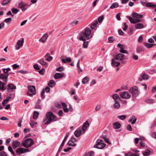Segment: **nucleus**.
Segmentation results:
<instances>
[{
	"mask_svg": "<svg viewBox=\"0 0 156 156\" xmlns=\"http://www.w3.org/2000/svg\"><path fill=\"white\" fill-rule=\"evenodd\" d=\"M145 6L149 7H154V5L150 2L147 3L146 5Z\"/></svg>",
	"mask_w": 156,
	"mask_h": 156,
	"instance_id": "obj_43",
	"label": "nucleus"
},
{
	"mask_svg": "<svg viewBox=\"0 0 156 156\" xmlns=\"http://www.w3.org/2000/svg\"><path fill=\"white\" fill-rule=\"evenodd\" d=\"M114 41V39H113V37H110L108 38V41L110 43L113 42Z\"/></svg>",
	"mask_w": 156,
	"mask_h": 156,
	"instance_id": "obj_52",
	"label": "nucleus"
},
{
	"mask_svg": "<svg viewBox=\"0 0 156 156\" xmlns=\"http://www.w3.org/2000/svg\"><path fill=\"white\" fill-rule=\"evenodd\" d=\"M89 126V123L87 121H86L83 124L82 127V130L85 131Z\"/></svg>",
	"mask_w": 156,
	"mask_h": 156,
	"instance_id": "obj_18",
	"label": "nucleus"
},
{
	"mask_svg": "<svg viewBox=\"0 0 156 156\" xmlns=\"http://www.w3.org/2000/svg\"><path fill=\"white\" fill-rule=\"evenodd\" d=\"M144 27V25L142 23H137L135 26V28L136 29H141Z\"/></svg>",
	"mask_w": 156,
	"mask_h": 156,
	"instance_id": "obj_23",
	"label": "nucleus"
},
{
	"mask_svg": "<svg viewBox=\"0 0 156 156\" xmlns=\"http://www.w3.org/2000/svg\"><path fill=\"white\" fill-rule=\"evenodd\" d=\"M141 77L143 80H147L148 78V75L145 74H143Z\"/></svg>",
	"mask_w": 156,
	"mask_h": 156,
	"instance_id": "obj_49",
	"label": "nucleus"
},
{
	"mask_svg": "<svg viewBox=\"0 0 156 156\" xmlns=\"http://www.w3.org/2000/svg\"><path fill=\"white\" fill-rule=\"evenodd\" d=\"M124 56V55L122 54L119 53L117 54L115 57V59L112 60V66H119L120 64V62L118 60H122Z\"/></svg>",
	"mask_w": 156,
	"mask_h": 156,
	"instance_id": "obj_2",
	"label": "nucleus"
},
{
	"mask_svg": "<svg viewBox=\"0 0 156 156\" xmlns=\"http://www.w3.org/2000/svg\"><path fill=\"white\" fill-rule=\"evenodd\" d=\"M12 20V19L11 18H9L5 19L4 21V22H5L6 23H10Z\"/></svg>",
	"mask_w": 156,
	"mask_h": 156,
	"instance_id": "obj_48",
	"label": "nucleus"
},
{
	"mask_svg": "<svg viewBox=\"0 0 156 156\" xmlns=\"http://www.w3.org/2000/svg\"><path fill=\"white\" fill-rule=\"evenodd\" d=\"M121 97L123 99H129L131 97V95L127 91H124L120 94Z\"/></svg>",
	"mask_w": 156,
	"mask_h": 156,
	"instance_id": "obj_8",
	"label": "nucleus"
},
{
	"mask_svg": "<svg viewBox=\"0 0 156 156\" xmlns=\"http://www.w3.org/2000/svg\"><path fill=\"white\" fill-rule=\"evenodd\" d=\"M61 105L62 106L63 110L65 112H67L69 111L68 109L67 108V105L64 102H61Z\"/></svg>",
	"mask_w": 156,
	"mask_h": 156,
	"instance_id": "obj_21",
	"label": "nucleus"
},
{
	"mask_svg": "<svg viewBox=\"0 0 156 156\" xmlns=\"http://www.w3.org/2000/svg\"><path fill=\"white\" fill-rule=\"evenodd\" d=\"M62 61L63 63H66V62H70L71 61V58H66V60H65L64 58H62Z\"/></svg>",
	"mask_w": 156,
	"mask_h": 156,
	"instance_id": "obj_32",
	"label": "nucleus"
},
{
	"mask_svg": "<svg viewBox=\"0 0 156 156\" xmlns=\"http://www.w3.org/2000/svg\"><path fill=\"white\" fill-rule=\"evenodd\" d=\"M39 62L41 65L46 66H47L48 65L46 63V62L44 61V59H41L38 61Z\"/></svg>",
	"mask_w": 156,
	"mask_h": 156,
	"instance_id": "obj_31",
	"label": "nucleus"
},
{
	"mask_svg": "<svg viewBox=\"0 0 156 156\" xmlns=\"http://www.w3.org/2000/svg\"><path fill=\"white\" fill-rule=\"evenodd\" d=\"M20 144V143L19 141L13 140L12 142V147L13 149H16L17 147H19Z\"/></svg>",
	"mask_w": 156,
	"mask_h": 156,
	"instance_id": "obj_16",
	"label": "nucleus"
},
{
	"mask_svg": "<svg viewBox=\"0 0 156 156\" xmlns=\"http://www.w3.org/2000/svg\"><path fill=\"white\" fill-rule=\"evenodd\" d=\"M16 151L17 154H21L29 152V150L28 148L25 149L20 147L17 149Z\"/></svg>",
	"mask_w": 156,
	"mask_h": 156,
	"instance_id": "obj_7",
	"label": "nucleus"
},
{
	"mask_svg": "<svg viewBox=\"0 0 156 156\" xmlns=\"http://www.w3.org/2000/svg\"><path fill=\"white\" fill-rule=\"evenodd\" d=\"M55 84V81L53 80H51L48 83V85L50 87H53Z\"/></svg>",
	"mask_w": 156,
	"mask_h": 156,
	"instance_id": "obj_28",
	"label": "nucleus"
},
{
	"mask_svg": "<svg viewBox=\"0 0 156 156\" xmlns=\"http://www.w3.org/2000/svg\"><path fill=\"white\" fill-rule=\"evenodd\" d=\"M81 133L82 131L81 130L80 131L76 130L74 133V134L76 136L78 137L80 136Z\"/></svg>",
	"mask_w": 156,
	"mask_h": 156,
	"instance_id": "obj_35",
	"label": "nucleus"
},
{
	"mask_svg": "<svg viewBox=\"0 0 156 156\" xmlns=\"http://www.w3.org/2000/svg\"><path fill=\"white\" fill-rule=\"evenodd\" d=\"M24 42V38H22L21 40H19L16 44L15 47L16 49L17 50H19L20 47L23 46Z\"/></svg>",
	"mask_w": 156,
	"mask_h": 156,
	"instance_id": "obj_9",
	"label": "nucleus"
},
{
	"mask_svg": "<svg viewBox=\"0 0 156 156\" xmlns=\"http://www.w3.org/2000/svg\"><path fill=\"white\" fill-rule=\"evenodd\" d=\"M45 58L46 60L50 61L53 58L50 55L49 53H47L45 56Z\"/></svg>",
	"mask_w": 156,
	"mask_h": 156,
	"instance_id": "obj_24",
	"label": "nucleus"
},
{
	"mask_svg": "<svg viewBox=\"0 0 156 156\" xmlns=\"http://www.w3.org/2000/svg\"><path fill=\"white\" fill-rule=\"evenodd\" d=\"M58 114L59 117L63 115V111L62 110H60L58 112Z\"/></svg>",
	"mask_w": 156,
	"mask_h": 156,
	"instance_id": "obj_59",
	"label": "nucleus"
},
{
	"mask_svg": "<svg viewBox=\"0 0 156 156\" xmlns=\"http://www.w3.org/2000/svg\"><path fill=\"white\" fill-rule=\"evenodd\" d=\"M57 120V117L52 112H48L46 114V117L44 119L43 122L44 124H49Z\"/></svg>",
	"mask_w": 156,
	"mask_h": 156,
	"instance_id": "obj_1",
	"label": "nucleus"
},
{
	"mask_svg": "<svg viewBox=\"0 0 156 156\" xmlns=\"http://www.w3.org/2000/svg\"><path fill=\"white\" fill-rule=\"evenodd\" d=\"M128 18L130 23L133 24L139 23L140 21L139 19H137L136 18L132 17L130 16H128Z\"/></svg>",
	"mask_w": 156,
	"mask_h": 156,
	"instance_id": "obj_10",
	"label": "nucleus"
},
{
	"mask_svg": "<svg viewBox=\"0 0 156 156\" xmlns=\"http://www.w3.org/2000/svg\"><path fill=\"white\" fill-rule=\"evenodd\" d=\"M113 126L115 129H118L121 127V124L118 122H115L113 124Z\"/></svg>",
	"mask_w": 156,
	"mask_h": 156,
	"instance_id": "obj_26",
	"label": "nucleus"
},
{
	"mask_svg": "<svg viewBox=\"0 0 156 156\" xmlns=\"http://www.w3.org/2000/svg\"><path fill=\"white\" fill-rule=\"evenodd\" d=\"M88 41H84L83 44V48H87L88 45Z\"/></svg>",
	"mask_w": 156,
	"mask_h": 156,
	"instance_id": "obj_53",
	"label": "nucleus"
},
{
	"mask_svg": "<svg viewBox=\"0 0 156 156\" xmlns=\"http://www.w3.org/2000/svg\"><path fill=\"white\" fill-rule=\"evenodd\" d=\"M9 74H0V79L3 80V81L6 83L7 82L8 76Z\"/></svg>",
	"mask_w": 156,
	"mask_h": 156,
	"instance_id": "obj_14",
	"label": "nucleus"
},
{
	"mask_svg": "<svg viewBox=\"0 0 156 156\" xmlns=\"http://www.w3.org/2000/svg\"><path fill=\"white\" fill-rule=\"evenodd\" d=\"M63 73L62 74L60 73H57L55 75L54 77L55 79H58L63 77Z\"/></svg>",
	"mask_w": 156,
	"mask_h": 156,
	"instance_id": "obj_25",
	"label": "nucleus"
},
{
	"mask_svg": "<svg viewBox=\"0 0 156 156\" xmlns=\"http://www.w3.org/2000/svg\"><path fill=\"white\" fill-rule=\"evenodd\" d=\"M132 16L133 17L136 18L137 19H140L143 16L142 15L138 14L136 12H134L132 13Z\"/></svg>",
	"mask_w": 156,
	"mask_h": 156,
	"instance_id": "obj_19",
	"label": "nucleus"
},
{
	"mask_svg": "<svg viewBox=\"0 0 156 156\" xmlns=\"http://www.w3.org/2000/svg\"><path fill=\"white\" fill-rule=\"evenodd\" d=\"M91 30L89 28L86 29L85 31L82 33V34L85 36L87 39L90 38L89 37H87V36L90 35L91 33Z\"/></svg>",
	"mask_w": 156,
	"mask_h": 156,
	"instance_id": "obj_11",
	"label": "nucleus"
},
{
	"mask_svg": "<svg viewBox=\"0 0 156 156\" xmlns=\"http://www.w3.org/2000/svg\"><path fill=\"white\" fill-rule=\"evenodd\" d=\"M34 68L36 70H40V68L37 64H35L34 65Z\"/></svg>",
	"mask_w": 156,
	"mask_h": 156,
	"instance_id": "obj_63",
	"label": "nucleus"
},
{
	"mask_svg": "<svg viewBox=\"0 0 156 156\" xmlns=\"http://www.w3.org/2000/svg\"><path fill=\"white\" fill-rule=\"evenodd\" d=\"M5 83H2L1 81H0V90H3L5 89Z\"/></svg>",
	"mask_w": 156,
	"mask_h": 156,
	"instance_id": "obj_40",
	"label": "nucleus"
},
{
	"mask_svg": "<svg viewBox=\"0 0 156 156\" xmlns=\"http://www.w3.org/2000/svg\"><path fill=\"white\" fill-rule=\"evenodd\" d=\"M27 4L24 3L23 2H20L18 4L19 7L20 8L23 7H24L25 6H27Z\"/></svg>",
	"mask_w": 156,
	"mask_h": 156,
	"instance_id": "obj_29",
	"label": "nucleus"
},
{
	"mask_svg": "<svg viewBox=\"0 0 156 156\" xmlns=\"http://www.w3.org/2000/svg\"><path fill=\"white\" fill-rule=\"evenodd\" d=\"M12 11L13 14H16L19 11V10L17 9L14 8L12 9Z\"/></svg>",
	"mask_w": 156,
	"mask_h": 156,
	"instance_id": "obj_47",
	"label": "nucleus"
},
{
	"mask_svg": "<svg viewBox=\"0 0 156 156\" xmlns=\"http://www.w3.org/2000/svg\"><path fill=\"white\" fill-rule=\"evenodd\" d=\"M44 71H45L44 69V68H43L41 70H40L39 71V73L40 74L43 75L44 74Z\"/></svg>",
	"mask_w": 156,
	"mask_h": 156,
	"instance_id": "obj_57",
	"label": "nucleus"
},
{
	"mask_svg": "<svg viewBox=\"0 0 156 156\" xmlns=\"http://www.w3.org/2000/svg\"><path fill=\"white\" fill-rule=\"evenodd\" d=\"M69 135V133H66V135L65 136V137L64 138V139L62 142V144L64 145L65 144V142L66 140L67 137H68Z\"/></svg>",
	"mask_w": 156,
	"mask_h": 156,
	"instance_id": "obj_44",
	"label": "nucleus"
},
{
	"mask_svg": "<svg viewBox=\"0 0 156 156\" xmlns=\"http://www.w3.org/2000/svg\"><path fill=\"white\" fill-rule=\"evenodd\" d=\"M89 81V78L88 77L86 76L84 77L82 80V83L85 84L86 83H87Z\"/></svg>",
	"mask_w": 156,
	"mask_h": 156,
	"instance_id": "obj_39",
	"label": "nucleus"
},
{
	"mask_svg": "<svg viewBox=\"0 0 156 156\" xmlns=\"http://www.w3.org/2000/svg\"><path fill=\"white\" fill-rule=\"evenodd\" d=\"M151 153V151L149 150H147L143 153V154L144 156H148L150 155Z\"/></svg>",
	"mask_w": 156,
	"mask_h": 156,
	"instance_id": "obj_37",
	"label": "nucleus"
},
{
	"mask_svg": "<svg viewBox=\"0 0 156 156\" xmlns=\"http://www.w3.org/2000/svg\"><path fill=\"white\" fill-rule=\"evenodd\" d=\"M35 108L41 109L42 108L41 106L39 104H36L35 105Z\"/></svg>",
	"mask_w": 156,
	"mask_h": 156,
	"instance_id": "obj_55",
	"label": "nucleus"
},
{
	"mask_svg": "<svg viewBox=\"0 0 156 156\" xmlns=\"http://www.w3.org/2000/svg\"><path fill=\"white\" fill-rule=\"evenodd\" d=\"M79 39L80 41H86L85 37L83 36H81L79 38Z\"/></svg>",
	"mask_w": 156,
	"mask_h": 156,
	"instance_id": "obj_60",
	"label": "nucleus"
},
{
	"mask_svg": "<svg viewBox=\"0 0 156 156\" xmlns=\"http://www.w3.org/2000/svg\"><path fill=\"white\" fill-rule=\"evenodd\" d=\"M138 89V87L136 86H134L129 89V91L132 94L133 97L135 98L139 95V92Z\"/></svg>",
	"mask_w": 156,
	"mask_h": 156,
	"instance_id": "obj_4",
	"label": "nucleus"
},
{
	"mask_svg": "<svg viewBox=\"0 0 156 156\" xmlns=\"http://www.w3.org/2000/svg\"><path fill=\"white\" fill-rule=\"evenodd\" d=\"M119 6L118 3L117 2H114L112 4L110 8L112 9L114 8H115L118 7Z\"/></svg>",
	"mask_w": 156,
	"mask_h": 156,
	"instance_id": "obj_33",
	"label": "nucleus"
},
{
	"mask_svg": "<svg viewBox=\"0 0 156 156\" xmlns=\"http://www.w3.org/2000/svg\"><path fill=\"white\" fill-rule=\"evenodd\" d=\"M77 68L80 70V71L81 72H82L83 71V70L82 69H81L80 67V60L79 59L78 60V62H77Z\"/></svg>",
	"mask_w": 156,
	"mask_h": 156,
	"instance_id": "obj_62",
	"label": "nucleus"
},
{
	"mask_svg": "<svg viewBox=\"0 0 156 156\" xmlns=\"http://www.w3.org/2000/svg\"><path fill=\"white\" fill-rule=\"evenodd\" d=\"M71 140H69L67 143V145L69 146H76V144L74 143L76 142V140L72 136L71 138Z\"/></svg>",
	"mask_w": 156,
	"mask_h": 156,
	"instance_id": "obj_12",
	"label": "nucleus"
},
{
	"mask_svg": "<svg viewBox=\"0 0 156 156\" xmlns=\"http://www.w3.org/2000/svg\"><path fill=\"white\" fill-rule=\"evenodd\" d=\"M7 91L9 92L12 91L13 90L16 89V87L13 84H9L7 85Z\"/></svg>",
	"mask_w": 156,
	"mask_h": 156,
	"instance_id": "obj_15",
	"label": "nucleus"
},
{
	"mask_svg": "<svg viewBox=\"0 0 156 156\" xmlns=\"http://www.w3.org/2000/svg\"><path fill=\"white\" fill-rule=\"evenodd\" d=\"M147 2V0H140V3L143 5L145 6L146 5Z\"/></svg>",
	"mask_w": 156,
	"mask_h": 156,
	"instance_id": "obj_51",
	"label": "nucleus"
},
{
	"mask_svg": "<svg viewBox=\"0 0 156 156\" xmlns=\"http://www.w3.org/2000/svg\"><path fill=\"white\" fill-rule=\"evenodd\" d=\"M28 91L27 95L30 96H32L36 94L35 87L34 86H29L28 87Z\"/></svg>",
	"mask_w": 156,
	"mask_h": 156,
	"instance_id": "obj_5",
	"label": "nucleus"
},
{
	"mask_svg": "<svg viewBox=\"0 0 156 156\" xmlns=\"http://www.w3.org/2000/svg\"><path fill=\"white\" fill-rule=\"evenodd\" d=\"M104 16H102L100 17H99L98 18V22L99 23L101 22L103 20L104 17Z\"/></svg>",
	"mask_w": 156,
	"mask_h": 156,
	"instance_id": "obj_56",
	"label": "nucleus"
},
{
	"mask_svg": "<svg viewBox=\"0 0 156 156\" xmlns=\"http://www.w3.org/2000/svg\"><path fill=\"white\" fill-rule=\"evenodd\" d=\"M126 128L129 131H131L132 130V127L130 125H127Z\"/></svg>",
	"mask_w": 156,
	"mask_h": 156,
	"instance_id": "obj_64",
	"label": "nucleus"
},
{
	"mask_svg": "<svg viewBox=\"0 0 156 156\" xmlns=\"http://www.w3.org/2000/svg\"><path fill=\"white\" fill-rule=\"evenodd\" d=\"M117 118L120 119L121 120H123L126 118V116L123 115H118L117 116Z\"/></svg>",
	"mask_w": 156,
	"mask_h": 156,
	"instance_id": "obj_42",
	"label": "nucleus"
},
{
	"mask_svg": "<svg viewBox=\"0 0 156 156\" xmlns=\"http://www.w3.org/2000/svg\"><path fill=\"white\" fill-rule=\"evenodd\" d=\"M156 44H151L146 42L144 44V46L147 48H150L152 47L153 46L156 45Z\"/></svg>",
	"mask_w": 156,
	"mask_h": 156,
	"instance_id": "obj_27",
	"label": "nucleus"
},
{
	"mask_svg": "<svg viewBox=\"0 0 156 156\" xmlns=\"http://www.w3.org/2000/svg\"><path fill=\"white\" fill-rule=\"evenodd\" d=\"M0 156H7L6 153L4 151L0 152Z\"/></svg>",
	"mask_w": 156,
	"mask_h": 156,
	"instance_id": "obj_58",
	"label": "nucleus"
},
{
	"mask_svg": "<svg viewBox=\"0 0 156 156\" xmlns=\"http://www.w3.org/2000/svg\"><path fill=\"white\" fill-rule=\"evenodd\" d=\"M22 144L24 147L28 148L34 144V141L32 139L28 138L23 141Z\"/></svg>",
	"mask_w": 156,
	"mask_h": 156,
	"instance_id": "obj_3",
	"label": "nucleus"
},
{
	"mask_svg": "<svg viewBox=\"0 0 156 156\" xmlns=\"http://www.w3.org/2000/svg\"><path fill=\"white\" fill-rule=\"evenodd\" d=\"M98 24V22L97 21H95L94 23H92L90 26V28L92 29H94L96 27L97 25Z\"/></svg>",
	"mask_w": 156,
	"mask_h": 156,
	"instance_id": "obj_34",
	"label": "nucleus"
},
{
	"mask_svg": "<svg viewBox=\"0 0 156 156\" xmlns=\"http://www.w3.org/2000/svg\"><path fill=\"white\" fill-rule=\"evenodd\" d=\"M118 47L120 48L119 51L122 53H126L127 51L125 50V46L120 43L118 44Z\"/></svg>",
	"mask_w": 156,
	"mask_h": 156,
	"instance_id": "obj_13",
	"label": "nucleus"
},
{
	"mask_svg": "<svg viewBox=\"0 0 156 156\" xmlns=\"http://www.w3.org/2000/svg\"><path fill=\"white\" fill-rule=\"evenodd\" d=\"M103 140L101 139H98L96 142V144L94 147L98 149H102L105 147L106 145L105 144L102 142Z\"/></svg>",
	"mask_w": 156,
	"mask_h": 156,
	"instance_id": "obj_6",
	"label": "nucleus"
},
{
	"mask_svg": "<svg viewBox=\"0 0 156 156\" xmlns=\"http://www.w3.org/2000/svg\"><path fill=\"white\" fill-rule=\"evenodd\" d=\"M114 108L116 109H118L120 108V105L119 102H115L114 104Z\"/></svg>",
	"mask_w": 156,
	"mask_h": 156,
	"instance_id": "obj_38",
	"label": "nucleus"
},
{
	"mask_svg": "<svg viewBox=\"0 0 156 156\" xmlns=\"http://www.w3.org/2000/svg\"><path fill=\"white\" fill-rule=\"evenodd\" d=\"M113 98L115 102H119L121 100L120 98L117 94H115L113 95Z\"/></svg>",
	"mask_w": 156,
	"mask_h": 156,
	"instance_id": "obj_20",
	"label": "nucleus"
},
{
	"mask_svg": "<svg viewBox=\"0 0 156 156\" xmlns=\"http://www.w3.org/2000/svg\"><path fill=\"white\" fill-rule=\"evenodd\" d=\"M132 121V122L131 123L132 124H134L135 123L137 120V118L134 115H132L130 117Z\"/></svg>",
	"mask_w": 156,
	"mask_h": 156,
	"instance_id": "obj_36",
	"label": "nucleus"
},
{
	"mask_svg": "<svg viewBox=\"0 0 156 156\" xmlns=\"http://www.w3.org/2000/svg\"><path fill=\"white\" fill-rule=\"evenodd\" d=\"M144 51V50L143 47H138L136 49V51L137 52Z\"/></svg>",
	"mask_w": 156,
	"mask_h": 156,
	"instance_id": "obj_46",
	"label": "nucleus"
},
{
	"mask_svg": "<svg viewBox=\"0 0 156 156\" xmlns=\"http://www.w3.org/2000/svg\"><path fill=\"white\" fill-rule=\"evenodd\" d=\"M39 113L38 112L34 111L33 115V118L34 119H36L38 117Z\"/></svg>",
	"mask_w": 156,
	"mask_h": 156,
	"instance_id": "obj_30",
	"label": "nucleus"
},
{
	"mask_svg": "<svg viewBox=\"0 0 156 156\" xmlns=\"http://www.w3.org/2000/svg\"><path fill=\"white\" fill-rule=\"evenodd\" d=\"M44 93L45 90L44 89H43L42 90L41 93V97L42 99H44L45 97V96L44 95Z\"/></svg>",
	"mask_w": 156,
	"mask_h": 156,
	"instance_id": "obj_54",
	"label": "nucleus"
},
{
	"mask_svg": "<svg viewBox=\"0 0 156 156\" xmlns=\"http://www.w3.org/2000/svg\"><path fill=\"white\" fill-rule=\"evenodd\" d=\"M94 153L93 151L88 152L85 155V156H93Z\"/></svg>",
	"mask_w": 156,
	"mask_h": 156,
	"instance_id": "obj_45",
	"label": "nucleus"
},
{
	"mask_svg": "<svg viewBox=\"0 0 156 156\" xmlns=\"http://www.w3.org/2000/svg\"><path fill=\"white\" fill-rule=\"evenodd\" d=\"M63 69L62 67H60L56 68V70L58 72H61L63 70Z\"/></svg>",
	"mask_w": 156,
	"mask_h": 156,
	"instance_id": "obj_61",
	"label": "nucleus"
},
{
	"mask_svg": "<svg viewBox=\"0 0 156 156\" xmlns=\"http://www.w3.org/2000/svg\"><path fill=\"white\" fill-rule=\"evenodd\" d=\"M12 98L10 96H8L7 97V98L3 100L2 102V104L3 106H5L6 104L8 103L9 100L11 99Z\"/></svg>",
	"mask_w": 156,
	"mask_h": 156,
	"instance_id": "obj_22",
	"label": "nucleus"
},
{
	"mask_svg": "<svg viewBox=\"0 0 156 156\" xmlns=\"http://www.w3.org/2000/svg\"><path fill=\"white\" fill-rule=\"evenodd\" d=\"M145 102L147 104H152L153 103V100L152 99H148L146 100Z\"/></svg>",
	"mask_w": 156,
	"mask_h": 156,
	"instance_id": "obj_50",
	"label": "nucleus"
},
{
	"mask_svg": "<svg viewBox=\"0 0 156 156\" xmlns=\"http://www.w3.org/2000/svg\"><path fill=\"white\" fill-rule=\"evenodd\" d=\"M48 34L46 33L44 34L41 38L40 39V41L43 43H45L48 37Z\"/></svg>",
	"mask_w": 156,
	"mask_h": 156,
	"instance_id": "obj_17",
	"label": "nucleus"
},
{
	"mask_svg": "<svg viewBox=\"0 0 156 156\" xmlns=\"http://www.w3.org/2000/svg\"><path fill=\"white\" fill-rule=\"evenodd\" d=\"M10 0H4L2 2V5H5L10 2Z\"/></svg>",
	"mask_w": 156,
	"mask_h": 156,
	"instance_id": "obj_41",
	"label": "nucleus"
}]
</instances>
